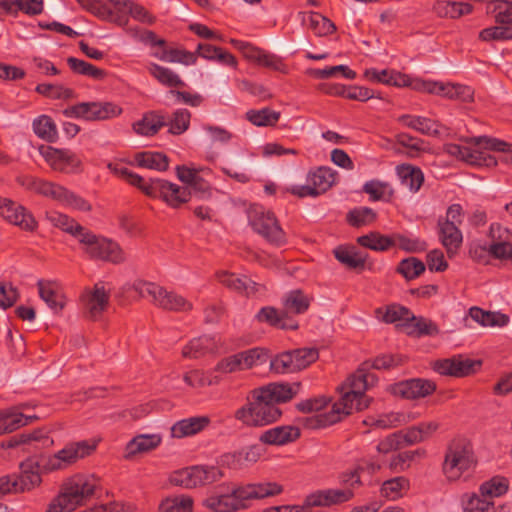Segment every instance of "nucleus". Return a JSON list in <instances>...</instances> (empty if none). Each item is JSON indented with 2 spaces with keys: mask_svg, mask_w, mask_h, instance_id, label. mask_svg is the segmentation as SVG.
Listing matches in <instances>:
<instances>
[{
  "mask_svg": "<svg viewBox=\"0 0 512 512\" xmlns=\"http://www.w3.org/2000/svg\"><path fill=\"white\" fill-rule=\"evenodd\" d=\"M135 160L138 166L158 171H165L168 168V157L160 152H140L136 154Z\"/></svg>",
  "mask_w": 512,
  "mask_h": 512,
  "instance_id": "obj_43",
  "label": "nucleus"
},
{
  "mask_svg": "<svg viewBox=\"0 0 512 512\" xmlns=\"http://www.w3.org/2000/svg\"><path fill=\"white\" fill-rule=\"evenodd\" d=\"M96 446V441L88 440L69 443L57 453L44 458V469L47 472L65 469L77 460L90 455Z\"/></svg>",
  "mask_w": 512,
  "mask_h": 512,
  "instance_id": "obj_8",
  "label": "nucleus"
},
{
  "mask_svg": "<svg viewBox=\"0 0 512 512\" xmlns=\"http://www.w3.org/2000/svg\"><path fill=\"white\" fill-rule=\"evenodd\" d=\"M81 299L87 315L92 319H96L106 309L109 294L101 283H97L92 290L85 291Z\"/></svg>",
  "mask_w": 512,
  "mask_h": 512,
  "instance_id": "obj_20",
  "label": "nucleus"
},
{
  "mask_svg": "<svg viewBox=\"0 0 512 512\" xmlns=\"http://www.w3.org/2000/svg\"><path fill=\"white\" fill-rule=\"evenodd\" d=\"M77 2L82 9L100 19L107 20L112 16V11L101 0H77Z\"/></svg>",
  "mask_w": 512,
  "mask_h": 512,
  "instance_id": "obj_62",
  "label": "nucleus"
},
{
  "mask_svg": "<svg viewBox=\"0 0 512 512\" xmlns=\"http://www.w3.org/2000/svg\"><path fill=\"white\" fill-rule=\"evenodd\" d=\"M35 134L47 142H55L58 139L56 125L51 117L42 115L33 121Z\"/></svg>",
  "mask_w": 512,
  "mask_h": 512,
  "instance_id": "obj_44",
  "label": "nucleus"
},
{
  "mask_svg": "<svg viewBox=\"0 0 512 512\" xmlns=\"http://www.w3.org/2000/svg\"><path fill=\"white\" fill-rule=\"evenodd\" d=\"M258 235L274 247L286 244V234L280 226L275 214L271 211L258 217Z\"/></svg>",
  "mask_w": 512,
  "mask_h": 512,
  "instance_id": "obj_14",
  "label": "nucleus"
},
{
  "mask_svg": "<svg viewBox=\"0 0 512 512\" xmlns=\"http://www.w3.org/2000/svg\"><path fill=\"white\" fill-rule=\"evenodd\" d=\"M300 435V429L295 426H277L266 430L259 439L265 444L280 446L296 441Z\"/></svg>",
  "mask_w": 512,
  "mask_h": 512,
  "instance_id": "obj_24",
  "label": "nucleus"
},
{
  "mask_svg": "<svg viewBox=\"0 0 512 512\" xmlns=\"http://www.w3.org/2000/svg\"><path fill=\"white\" fill-rule=\"evenodd\" d=\"M194 500L188 495H175L163 499L159 504V512H192Z\"/></svg>",
  "mask_w": 512,
  "mask_h": 512,
  "instance_id": "obj_41",
  "label": "nucleus"
},
{
  "mask_svg": "<svg viewBox=\"0 0 512 512\" xmlns=\"http://www.w3.org/2000/svg\"><path fill=\"white\" fill-rule=\"evenodd\" d=\"M0 216L26 232H34L38 227V222L26 207L8 198L0 197Z\"/></svg>",
  "mask_w": 512,
  "mask_h": 512,
  "instance_id": "obj_10",
  "label": "nucleus"
},
{
  "mask_svg": "<svg viewBox=\"0 0 512 512\" xmlns=\"http://www.w3.org/2000/svg\"><path fill=\"white\" fill-rule=\"evenodd\" d=\"M436 389L434 382L425 379H410L397 383L393 387V393L406 399L423 398Z\"/></svg>",
  "mask_w": 512,
  "mask_h": 512,
  "instance_id": "obj_19",
  "label": "nucleus"
},
{
  "mask_svg": "<svg viewBox=\"0 0 512 512\" xmlns=\"http://www.w3.org/2000/svg\"><path fill=\"white\" fill-rule=\"evenodd\" d=\"M469 146L448 143L444 151L468 164L493 167L497 165L495 157L487 151L512 152V143L488 136H478L466 139Z\"/></svg>",
  "mask_w": 512,
  "mask_h": 512,
  "instance_id": "obj_3",
  "label": "nucleus"
},
{
  "mask_svg": "<svg viewBox=\"0 0 512 512\" xmlns=\"http://www.w3.org/2000/svg\"><path fill=\"white\" fill-rule=\"evenodd\" d=\"M302 23L307 24L316 36L323 37L330 35L336 31L335 24L317 12L300 13Z\"/></svg>",
  "mask_w": 512,
  "mask_h": 512,
  "instance_id": "obj_33",
  "label": "nucleus"
},
{
  "mask_svg": "<svg viewBox=\"0 0 512 512\" xmlns=\"http://www.w3.org/2000/svg\"><path fill=\"white\" fill-rule=\"evenodd\" d=\"M414 420L411 414L404 412H390L378 416L375 420L376 428L390 429L409 423Z\"/></svg>",
  "mask_w": 512,
  "mask_h": 512,
  "instance_id": "obj_50",
  "label": "nucleus"
},
{
  "mask_svg": "<svg viewBox=\"0 0 512 512\" xmlns=\"http://www.w3.org/2000/svg\"><path fill=\"white\" fill-rule=\"evenodd\" d=\"M35 91L51 99H70L73 96L72 89L55 84H38L35 88Z\"/></svg>",
  "mask_w": 512,
  "mask_h": 512,
  "instance_id": "obj_60",
  "label": "nucleus"
},
{
  "mask_svg": "<svg viewBox=\"0 0 512 512\" xmlns=\"http://www.w3.org/2000/svg\"><path fill=\"white\" fill-rule=\"evenodd\" d=\"M269 369L276 374L296 371L291 351L282 352L270 359Z\"/></svg>",
  "mask_w": 512,
  "mask_h": 512,
  "instance_id": "obj_61",
  "label": "nucleus"
},
{
  "mask_svg": "<svg viewBox=\"0 0 512 512\" xmlns=\"http://www.w3.org/2000/svg\"><path fill=\"white\" fill-rule=\"evenodd\" d=\"M237 503L230 488L221 486L203 501V506L212 512H234Z\"/></svg>",
  "mask_w": 512,
  "mask_h": 512,
  "instance_id": "obj_22",
  "label": "nucleus"
},
{
  "mask_svg": "<svg viewBox=\"0 0 512 512\" xmlns=\"http://www.w3.org/2000/svg\"><path fill=\"white\" fill-rule=\"evenodd\" d=\"M362 190L372 201H390L394 195V190L388 182L376 179L367 181Z\"/></svg>",
  "mask_w": 512,
  "mask_h": 512,
  "instance_id": "obj_40",
  "label": "nucleus"
},
{
  "mask_svg": "<svg viewBox=\"0 0 512 512\" xmlns=\"http://www.w3.org/2000/svg\"><path fill=\"white\" fill-rule=\"evenodd\" d=\"M211 420L208 416H195L177 421L171 427L173 438H184L195 435L209 426Z\"/></svg>",
  "mask_w": 512,
  "mask_h": 512,
  "instance_id": "obj_23",
  "label": "nucleus"
},
{
  "mask_svg": "<svg viewBox=\"0 0 512 512\" xmlns=\"http://www.w3.org/2000/svg\"><path fill=\"white\" fill-rule=\"evenodd\" d=\"M46 218L54 227L59 228L63 232L70 234L79 242L81 241L80 235H85V232H87L88 230L87 228L79 224L75 219L57 211L47 212Z\"/></svg>",
  "mask_w": 512,
  "mask_h": 512,
  "instance_id": "obj_26",
  "label": "nucleus"
},
{
  "mask_svg": "<svg viewBox=\"0 0 512 512\" xmlns=\"http://www.w3.org/2000/svg\"><path fill=\"white\" fill-rule=\"evenodd\" d=\"M134 289L141 297L151 298L156 306L164 310L188 312L193 308L192 303L182 295L173 291H167L165 288L152 282L138 281L134 284Z\"/></svg>",
  "mask_w": 512,
  "mask_h": 512,
  "instance_id": "obj_6",
  "label": "nucleus"
},
{
  "mask_svg": "<svg viewBox=\"0 0 512 512\" xmlns=\"http://www.w3.org/2000/svg\"><path fill=\"white\" fill-rule=\"evenodd\" d=\"M392 238L394 239V245L397 244L400 249L406 252L418 253L424 251L427 247L426 243L418 238H410L402 234H394Z\"/></svg>",
  "mask_w": 512,
  "mask_h": 512,
  "instance_id": "obj_63",
  "label": "nucleus"
},
{
  "mask_svg": "<svg viewBox=\"0 0 512 512\" xmlns=\"http://www.w3.org/2000/svg\"><path fill=\"white\" fill-rule=\"evenodd\" d=\"M97 486L98 480L93 476L75 474L67 478L46 512H73L94 495Z\"/></svg>",
  "mask_w": 512,
  "mask_h": 512,
  "instance_id": "obj_4",
  "label": "nucleus"
},
{
  "mask_svg": "<svg viewBox=\"0 0 512 512\" xmlns=\"http://www.w3.org/2000/svg\"><path fill=\"white\" fill-rule=\"evenodd\" d=\"M307 182L315 188L317 195L326 192L335 182V174L330 168L319 167L307 176Z\"/></svg>",
  "mask_w": 512,
  "mask_h": 512,
  "instance_id": "obj_37",
  "label": "nucleus"
},
{
  "mask_svg": "<svg viewBox=\"0 0 512 512\" xmlns=\"http://www.w3.org/2000/svg\"><path fill=\"white\" fill-rule=\"evenodd\" d=\"M17 182L25 189L50 198L62 205L68 192V189L59 184L29 175L19 176Z\"/></svg>",
  "mask_w": 512,
  "mask_h": 512,
  "instance_id": "obj_12",
  "label": "nucleus"
},
{
  "mask_svg": "<svg viewBox=\"0 0 512 512\" xmlns=\"http://www.w3.org/2000/svg\"><path fill=\"white\" fill-rule=\"evenodd\" d=\"M46 456H33L27 458L20 464V475H16L20 489L29 491L41 483V473L47 472L44 469V458Z\"/></svg>",
  "mask_w": 512,
  "mask_h": 512,
  "instance_id": "obj_13",
  "label": "nucleus"
},
{
  "mask_svg": "<svg viewBox=\"0 0 512 512\" xmlns=\"http://www.w3.org/2000/svg\"><path fill=\"white\" fill-rule=\"evenodd\" d=\"M222 343L219 337L202 335L190 340L182 349V356L198 359L209 354L218 353Z\"/></svg>",
  "mask_w": 512,
  "mask_h": 512,
  "instance_id": "obj_15",
  "label": "nucleus"
},
{
  "mask_svg": "<svg viewBox=\"0 0 512 512\" xmlns=\"http://www.w3.org/2000/svg\"><path fill=\"white\" fill-rule=\"evenodd\" d=\"M256 390H252L248 396V402L236 410L235 419L246 426H256Z\"/></svg>",
  "mask_w": 512,
  "mask_h": 512,
  "instance_id": "obj_53",
  "label": "nucleus"
},
{
  "mask_svg": "<svg viewBox=\"0 0 512 512\" xmlns=\"http://www.w3.org/2000/svg\"><path fill=\"white\" fill-rule=\"evenodd\" d=\"M357 243L362 247L374 251H387L394 246L392 236L382 235L378 232H370L357 238Z\"/></svg>",
  "mask_w": 512,
  "mask_h": 512,
  "instance_id": "obj_42",
  "label": "nucleus"
},
{
  "mask_svg": "<svg viewBox=\"0 0 512 512\" xmlns=\"http://www.w3.org/2000/svg\"><path fill=\"white\" fill-rule=\"evenodd\" d=\"M405 332L408 335L432 336V335L438 334L439 330H438L437 325L435 323H433L432 321L424 319L422 317L414 316V319L408 323Z\"/></svg>",
  "mask_w": 512,
  "mask_h": 512,
  "instance_id": "obj_54",
  "label": "nucleus"
},
{
  "mask_svg": "<svg viewBox=\"0 0 512 512\" xmlns=\"http://www.w3.org/2000/svg\"><path fill=\"white\" fill-rule=\"evenodd\" d=\"M256 361V348L234 354L219 361L215 371L233 373L251 368Z\"/></svg>",
  "mask_w": 512,
  "mask_h": 512,
  "instance_id": "obj_21",
  "label": "nucleus"
},
{
  "mask_svg": "<svg viewBox=\"0 0 512 512\" xmlns=\"http://www.w3.org/2000/svg\"><path fill=\"white\" fill-rule=\"evenodd\" d=\"M293 363L296 371L303 370L319 358L316 348H299L291 350Z\"/></svg>",
  "mask_w": 512,
  "mask_h": 512,
  "instance_id": "obj_55",
  "label": "nucleus"
},
{
  "mask_svg": "<svg viewBox=\"0 0 512 512\" xmlns=\"http://www.w3.org/2000/svg\"><path fill=\"white\" fill-rule=\"evenodd\" d=\"M509 488V481L503 476H494L481 484L479 491L483 497H500Z\"/></svg>",
  "mask_w": 512,
  "mask_h": 512,
  "instance_id": "obj_49",
  "label": "nucleus"
},
{
  "mask_svg": "<svg viewBox=\"0 0 512 512\" xmlns=\"http://www.w3.org/2000/svg\"><path fill=\"white\" fill-rule=\"evenodd\" d=\"M150 74L156 78L161 84L167 87H184L185 83L169 68L160 66L158 64H151L149 66Z\"/></svg>",
  "mask_w": 512,
  "mask_h": 512,
  "instance_id": "obj_48",
  "label": "nucleus"
},
{
  "mask_svg": "<svg viewBox=\"0 0 512 512\" xmlns=\"http://www.w3.org/2000/svg\"><path fill=\"white\" fill-rule=\"evenodd\" d=\"M396 172L401 183L406 186L410 192H418L423 185L424 174L419 167L411 164H402L396 167Z\"/></svg>",
  "mask_w": 512,
  "mask_h": 512,
  "instance_id": "obj_34",
  "label": "nucleus"
},
{
  "mask_svg": "<svg viewBox=\"0 0 512 512\" xmlns=\"http://www.w3.org/2000/svg\"><path fill=\"white\" fill-rule=\"evenodd\" d=\"M218 280L227 288L245 296L254 292L253 281L247 276H239L227 271L217 273Z\"/></svg>",
  "mask_w": 512,
  "mask_h": 512,
  "instance_id": "obj_32",
  "label": "nucleus"
},
{
  "mask_svg": "<svg viewBox=\"0 0 512 512\" xmlns=\"http://www.w3.org/2000/svg\"><path fill=\"white\" fill-rule=\"evenodd\" d=\"M478 463L472 445L463 438H455L446 447L442 474L448 482H456L471 474Z\"/></svg>",
  "mask_w": 512,
  "mask_h": 512,
  "instance_id": "obj_5",
  "label": "nucleus"
},
{
  "mask_svg": "<svg viewBox=\"0 0 512 512\" xmlns=\"http://www.w3.org/2000/svg\"><path fill=\"white\" fill-rule=\"evenodd\" d=\"M115 172L147 196L160 198L171 208H179L192 198V192L186 186H179L160 178H151L146 181L126 167L116 168Z\"/></svg>",
  "mask_w": 512,
  "mask_h": 512,
  "instance_id": "obj_2",
  "label": "nucleus"
},
{
  "mask_svg": "<svg viewBox=\"0 0 512 512\" xmlns=\"http://www.w3.org/2000/svg\"><path fill=\"white\" fill-rule=\"evenodd\" d=\"M39 297L55 313L62 311L66 305V298L61 285L52 280L40 279L37 282Z\"/></svg>",
  "mask_w": 512,
  "mask_h": 512,
  "instance_id": "obj_18",
  "label": "nucleus"
},
{
  "mask_svg": "<svg viewBox=\"0 0 512 512\" xmlns=\"http://www.w3.org/2000/svg\"><path fill=\"white\" fill-rule=\"evenodd\" d=\"M376 212L369 207H358L347 213V222L356 228L370 225L376 220Z\"/></svg>",
  "mask_w": 512,
  "mask_h": 512,
  "instance_id": "obj_51",
  "label": "nucleus"
},
{
  "mask_svg": "<svg viewBox=\"0 0 512 512\" xmlns=\"http://www.w3.org/2000/svg\"><path fill=\"white\" fill-rule=\"evenodd\" d=\"M121 113V107L112 102H81L63 110V114L68 118L86 121H105Z\"/></svg>",
  "mask_w": 512,
  "mask_h": 512,
  "instance_id": "obj_9",
  "label": "nucleus"
},
{
  "mask_svg": "<svg viewBox=\"0 0 512 512\" xmlns=\"http://www.w3.org/2000/svg\"><path fill=\"white\" fill-rule=\"evenodd\" d=\"M39 152L48 165L55 171L73 173L81 166V160L70 150L41 146Z\"/></svg>",
  "mask_w": 512,
  "mask_h": 512,
  "instance_id": "obj_11",
  "label": "nucleus"
},
{
  "mask_svg": "<svg viewBox=\"0 0 512 512\" xmlns=\"http://www.w3.org/2000/svg\"><path fill=\"white\" fill-rule=\"evenodd\" d=\"M309 306L310 300L301 290L290 291L284 300L286 313L302 314L308 310Z\"/></svg>",
  "mask_w": 512,
  "mask_h": 512,
  "instance_id": "obj_47",
  "label": "nucleus"
},
{
  "mask_svg": "<svg viewBox=\"0 0 512 512\" xmlns=\"http://www.w3.org/2000/svg\"><path fill=\"white\" fill-rule=\"evenodd\" d=\"M503 230L499 224H492L490 227V236L492 243L488 247V253L496 259H511L512 260V244L507 241V237H502Z\"/></svg>",
  "mask_w": 512,
  "mask_h": 512,
  "instance_id": "obj_27",
  "label": "nucleus"
},
{
  "mask_svg": "<svg viewBox=\"0 0 512 512\" xmlns=\"http://www.w3.org/2000/svg\"><path fill=\"white\" fill-rule=\"evenodd\" d=\"M492 505V502L481 495L471 494L467 495V500L464 503V512H487Z\"/></svg>",
  "mask_w": 512,
  "mask_h": 512,
  "instance_id": "obj_64",
  "label": "nucleus"
},
{
  "mask_svg": "<svg viewBox=\"0 0 512 512\" xmlns=\"http://www.w3.org/2000/svg\"><path fill=\"white\" fill-rule=\"evenodd\" d=\"M36 418V416H26L16 410L7 411L0 416V435L11 433Z\"/></svg>",
  "mask_w": 512,
  "mask_h": 512,
  "instance_id": "obj_35",
  "label": "nucleus"
},
{
  "mask_svg": "<svg viewBox=\"0 0 512 512\" xmlns=\"http://www.w3.org/2000/svg\"><path fill=\"white\" fill-rule=\"evenodd\" d=\"M256 462V452L254 446L242 449L234 454H226L221 457V464L242 466L248 463Z\"/></svg>",
  "mask_w": 512,
  "mask_h": 512,
  "instance_id": "obj_56",
  "label": "nucleus"
},
{
  "mask_svg": "<svg viewBox=\"0 0 512 512\" xmlns=\"http://www.w3.org/2000/svg\"><path fill=\"white\" fill-rule=\"evenodd\" d=\"M377 377L368 372L364 367L353 373L339 388L342 396L335 402L329 412L317 414L304 419V426L308 429H318L333 425L341 421L352 410L367 408L369 403L365 399V391L374 386Z\"/></svg>",
  "mask_w": 512,
  "mask_h": 512,
  "instance_id": "obj_1",
  "label": "nucleus"
},
{
  "mask_svg": "<svg viewBox=\"0 0 512 512\" xmlns=\"http://www.w3.org/2000/svg\"><path fill=\"white\" fill-rule=\"evenodd\" d=\"M470 317L482 326H505L509 317L499 312L484 311L479 307H472L469 310Z\"/></svg>",
  "mask_w": 512,
  "mask_h": 512,
  "instance_id": "obj_39",
  "label": "nucleus"
},
{
  "mask_svg": "<svg viewBox=\"0 0 512 512\" xmlns=\"http://www.w3.org/2000/svg\"><path fill=\"white\" fill-rule=\"evenodd\" d=\"M167 125V119L165 116L156 113H146L142 119L133 123L132 128L134 132L141 136H153L162 127Z\"/></svg>",
  "mask_w": 512,
  "mask_h": 512,
  "instance_id": "obj_30",
  "label": "nucleus"
},
{
  "mask_svg": "<svg viewBox=\"0 0 512 512\" xmlns=\"http://www.w3.org/2000/svg\"><path fill=\"white\" fill-rule=\"evenodd\" d=\"M424 271L425 264L415 257L403 259L397 267V272L402 274L403 277L407 280L417 278Z\"/></svg>",
  "mask_w": 512,
  "mask_h": 512,
  "instance_id": "obj_57",
  "label": "nucleus"
},
{
  "mask_svg": "<svg viewBox=\"0 0 512 512\" xmlns=\"http://www.w3.org/2000/svg\"><path fill=\"white\" fill-rule=\"evenodd\" d=\"M335 258L350 269H363L366 257L355 247L339 246L334 250Z\"/></svg>",
  "mask_w": 512,
  "mask_h": 512,
  "instance_id": "obj_38",
  "label": "nucleus"
},
{
  "mask_svg": "<svg viewBox=\"0 0 512 512\" xmlns=\"http://www.w3.org/2000/svg\"><path fill=\"white\" fill-rule=\"evenodd\" d=\"M425 455L426 451L424 449L405 451L393 456L389 466L394 471H405L409 468L410 462L413 461L415 457H424Z\"/></svg>",
  "mask_w": 512,
  "mask_h": 512,
  "instance_id": "obj_59",
  "label": "nucleus"
},
{
  "mask_svg": "<svg viewBox=\"0 0 512 512\" xmlns=\"http://www.w3.org/2000/svg\"><path fill=\"white\" fill-rule=\"evenodd\" d=\"M398 122L402 125L414 129L423 135L438 136L440 134V124L430 118L422 116L401 115Z\"/></svg>",
  "mask_w": 512,
  "mask_h": 512,
  "instance_id": "obj_29",
  "label": "nucleus"
},
{
  "mask_svg": "<svg viewBox=\"0 0 512 512\" xmlns=\"http://www.w3.org/2000/svg\"><path fill=\"white\" fill-rule=\"evenodd\" d=\"M154 56L164 62L184 65H193L197 61L195 53L182 49H163L160 53H154Z\"/></svg>",
  "mask_w": 512,
  "mask_h": 512,
  "instance_id": "obj_45",
  "label": "nucleus"
},
{
  "mask_svg": "<svg viewBox=\"0 0 512 512\" xmlns=\"http://www.w3.org/2000/svg\"><path fill=\"white\" fill-rule=\"evenodd\" d=\"M301 389V383H270L258 389V394L273 404L286 403L293 399Z\"/></svg>",
  "mask_w": 512,
  "mask_h": 512,
  "instance_id": "obj_16",
  "label": "nucleus"
},
{
  "mask_svg": "<svg viewBox=\"0 0 512 512\" xmlns=\"http://www.w3.org/2000/svg\"><path fill=\"white\" fill-rule=\"evenodd\" d=\"M409 488V481L407 478L400 476L385 481L381 486V495L390 499L396 500L402 496V492Z\"/></svg>",
  "mask_w": 512,
  "mask_h": 512,
  "instance_id": "obj_52",
  "label": "nucleus"
},
{
  "mask_svg": "<svg viewBox=\"0 0 512 512\" xmlns=\"http://www.w3.org/2000/svg\"><path fill=\"white\" fill-rule=\"evenodd\" d=\"M191 113L187 109H178L176 110L172 118L168 121L167 125L169 126V133L173 135H181L188 128L190 124Z\"/></svg>",
  "mask_w": 512,
  "mask_h": 512,
  "instance_id": "obj_58",
  "label": "nucleus"
},
{
  "mask_svg": "<svg viewBox=\"0 0 512 512\" xmlns=\"http://www.w3.org/2000/svg\"><path fill=\"white\" fill-rule=\"evenodd\" d=\"M439 238L442 245L445 247L449 257H452L462 244V233L457 225L449 222H442L438 220Z\"/></svg>",
  "mask_w": 512,
  "mask_h": 512,
  "instance_id": "obj_25",
  "label": "nucleus"
},
{
  "mask_svg": "<svg viewBox=\"0 0 512 512\" xmlns=\"http://www.w3.org/2000/svg\"><path fill=\"white\" fill-rule=\"evenodd\" d=\"M83 251L95 260H102L119 264L125 261L126 255L120 245L108 238L97 236L90 230L80 235Z\"/></svg>",
  "mask_w": 512,
  "mask_h": 512,
  "instance_id": "obj_7",
  "label": "nucleus"
},
{
  "mask_svg": "<svg viewBox=\"0 0 512 512\" xmlns=\"http://www.w3.org/2000/svg\"><path fill=\"white\" fill-rule=\"evenodd\" d=\"M364 76L368 80L376 83L393 85L397 87L412 86V82L407 75L396 72L394 70L383 69L378 71L377 69L371 68L365 71Z\"/></svg>",
  "mask_w": 512,
  "mask_h": 512,
  "instance_id": "obj_28",
  "label": "nucleus"
},
{
  "mask_svg": "<svg viewBox=\"0 0 512 512\" xmlns=\"http://www.w3.org/2000/svg\"><path fill=\"white\" fill-rule=\"evenodd\" d=\"M475 365H480V362L459 356L438 360L434 363L433 368L441 375L464 377L474 372Z\"/></svg>",
  "mask_w": 512,
  "mask_h": 512,
  "instance_id": "obj_17",
  "label": "nucleus"
},
{
  "mask_svg": "<svg viewBox=\"0 0 512 512\" xmlns=\"http://www.w3.org/2000/svg\"><path fill=\"white\" fill-rule=\"evenodd\" d=\"M282 411L258 394V426L271 424L280 419Z\"/></svg>",
  "mask_w": 512,
  "mask_h": 512,
  "instance_id": "obj_46",
  "label": "nucleus"
},
{
  "mask_svg": "<svg viewBox=\"0 0 512 512\" xmlns=\"http://www.w3.org/2000/svg\"><path fill=\"white\" fill-rule=\"evenodd\" d=\"M376 313L385 323H395L397 327L404 330H406L408 323L414 319V314L408 308L397 304L387 306L385 311L379 308Z\"/></svg>",
  "mask_w": 512,
  "mask_h": 512,
  "instance_id": "obj_31",
  "label": "nucleus"
},
{
  "mask_svg": "<svg viewBox=\"0 0 512 512\" xmlns=\"http://www.w3.org/2000/svg\"><path fill=\"white\" fill-rule=\"evenodd\" d=\"M160 443L161 437L158 434H141L129 441L126 451L128 456L144 453L155 449Z\"/></svg>",
  "mask_w": 512,
  "mask_h": 512,
  "instance_id": "obj_36",
  "label": "nucleus"
}]
</instances>
